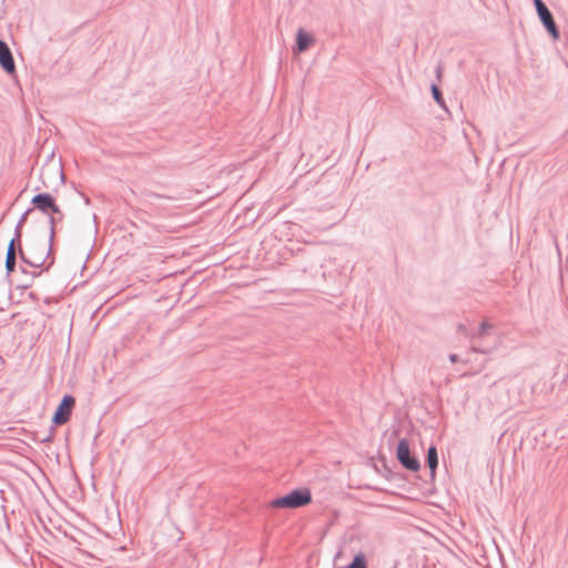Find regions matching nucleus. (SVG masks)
<instances>
[{"mask_svg":"<svg viewBox=\"0 0 568 568\" xmlns=\"http://www.w3.org/2000/svg\"><path fill=\"white\" fill-rule=\"evenodd\" d=\"M51 250H52V244L44 243V242L33 243L29 247L28 253H26L22 250V247L18 248L19 256H20L21 261L24 264H27L31 267H34V268H39L42 265H44L47 258L49 257V255L51 253Z\"/></svg>","mask_w":568,"mask_h":568,"instance_id":"f257e3e1","label":"nucleus"},{"mask_svg":"<svg viewBox=\"0 0 568 568\" xmlns=\"http://www.w3.org/2000/svg\"><path fill=\"white\" fill-rule=\"evenodd\" d=\"M312 501V494L308 488L294 489L285 496L275 498L271 501L274 508H300Z\"/></svg>","mask_w":568,"mask_h":568,"instance_id":"f03ea898","label":"nucleus"},{"mask_svg":"<svg viewBox=\"0 0 568 568\" xmlns=\"http://www.w3.org/2000/svg\"><path fill=\"white\" fill-rule=\"evenodd\" d=\"M396 457L399 464L410 471H417L420 467L418 459L412 455L409 443L406 438H403L398 442Z\"/></svg>","mask_w":568,"mask_h":568,"instance_id":"7ed1b4c3","label":"nucleus"},{"mask_svg":"<svg viewBox=\"0 0 568 568\" xmlns=\"http://www.w3.org/2000/svg\"><path fill=\"white\" fill-rule=\"evenodd\" d=\"M31 204L43 214L54 213L59 215L60 220L63 217V213L50 193L36 194L31 200Z\"/></svg>","mask_w":568,"mask_h":568,"instance_id":"20e7f679","label":"nucleus"},{"mask_svg":"<svg viewBox=\"0 0 568 568\" xmlns=\"http://www.w3.org/2000/svg\"><path fill=\"white\" fill-rule=\"evenodd\" d=\"M534 4L538 17L546 30L550 33L554 39H558L559 32L554 20V17L542 0H534Z\"/></svg>","mask_w":568,"mask_h":568,"instance_id":"39448f33","label":"nucleus"},{"mask_svg":"<svg viewBox=\"0 0 568 568\" xmlns=\"http://www.w3.org/2000/svg\"><path fill=\"white\" fill-rule=\"evenodd\" d=\"M74 404L75 399L72 395H64L53 414L52 423L55 425L65 424L71 416Z\"/></svg>","mask_w":568,"mask_h":568,"instance_id":"423d86ee","label":"nucleus"},{"mask_svg":"<svg viewBox=\"0 0 568 568\" xmlns=\"http://www.w3.org/2000/svg\"><path fill=\"white\" fill-rule=\"evenodd\" d=\"M493 324L488 323L487 321H484L476 332H473L468 335L474 341L470 347L471 352L480 354L491 353L493 347H484L478 341L483 339L489 333V331L493 329Z\"/></svg>","mask_w":568,"mask_h":568,"instance_id":"0eeeda50","label":"nucleus"},{"mask_svg":"<svg viewBox=\"0 0 568 568\" xmlns=\"http://www.w3.org/2000/svg\"><path fill=\"white\" fill-rule=\"evenodd\" d=\"M0 67L9 74H12L16 71L11 50L3 40H0Z\"/></svg>","mask_w":568,"mask_h":568,"instance_id":"6e6552de","label":"nucleus"},{"mask_svg":"<svg viewBox=\"0 0 568 568\" xmlns=\"http://www.w3.org/2000/svg\"><path fill=\"white\" fill-rule=\"evenodd\" d=\"M18 244L9 242L6 255V272L10 275L14 272L17 265Z\"/></svg>","mask_w":568,"mask_h":568,"instance_id":"1a4fd4ad","label":"nucleus"},{"mask_svg":"<svg viewBox=\"0 0 568 568\" xmlns=\"http://www.w3.org/2000/svg\"><path fill=\"white\" fill-rule=\"evenodd\" d=\"M314 42L312 34L307 33L304 29L300 28L296 33V50L298 52H305L310 45Z\"/></svg>","mask_w":568,"mask_h":568,"instance_id":"9d476101","label":"nucleus"},{"mask_svg":"<svg viewBox=\"0 0 568 568\" xmlns=\"http://www.w3.org/2000/svg\"><path fill=\"white\" fill-rule=\"evenodd\" d=\"M426 462L429 467L432 478H435L436 468L438 466V455H437V448L435 445H432L428 447Z\"/></svg>","mask_w":568,"mask_h":568,"instance_id":"9b49d317","label":"nucleus"},{"mask_svg":"<svg viewBox=\"0 0 568 568\" xmlns=\"http://www.w3.org/2000/svg\"><path fill=\"white\" fill-rule=\"evenodd\" d=\"M345 568H367L365 555L363 552H358Z\"/></svg>","mask_w":568,"mask_h":568,"instance_id":"f8f14e48","label":"nucleus"},{"mask_svg":"<svg viewBox=\"0 0 568 568\" xmlns=\"http://www.w3.org/2000/svg\"><path fill=\"white\" fill-rule=\"evenodd\" d=\"M430 90H432V95H433L434 100L436 101V103L440 108L446 110L447 108H446V104H445V101L443 99L439 88L436 84H432Z\"/></svg>","mask_w":568,"mask_h":568,"instance_id":"ddd939ff","label":"nucleus"},{"mask_svg":"<svg viewBox=\"0 0 568 568\" xmlns=\"http://www.w3.org/2000/svg\"><path fill=\"white\" fill-rule=\"evenodd\" d=\"M53 214L54 213H49V216H48V222L50 225L49 243H51V244H52V241H53V237L55 234V223H57V217Z\"/></svg>","mask_w":568,"mask_h":568,"instance_id":"4468645a","label":"nucleus"},{"mask_svg":"<svg viewBox=\"0 0 568 568\" xmlns=\"http://www.w3.org/2000/svg\"><path fill=\"white\" fill-rule=\"evenodd\" d=\"M22 227L23 225H20L19 223L16 224L14 236L10 241L12 243L18 244V248L21 247Z\"/></svg>","mask_w":568,"mask_h":568,"instance_id":"2eb2a0df","label":"nucleus"},{"mask_svg":"<svg viewBox=\"0 0 568 568\" xmlns=\"http://www.w3.org/2000/svg\"><path fill=\"white\" fill-rule=\"evenodd\" d=\"M41 272H42V271H40V272H38V273H36V272L30 273L31 277H30V278H28V280H26V281L20 285V287H22V288H28V287H30V286H31V284H32V280H33L36 276L40 275V274H41Z\"/></svg>","mask_w":568,"mask_h":568,"instance_id":"dca6fc26","label":"nucleus"},{"mask_svg":"<svg viewBox=\"0 0 568 568\" xmlns=\"http://www.w3.org/2000/svg\"><path fill=\"white\" fill-rule=\"evenodd\" d=\"M33 211V209H28L21 216L20 219L18 220L17 223H19L20 225H24V223L27 222V219H28V215Z\"/></svg>","mask_w":568,"mask_h":568,"instance_id":"f3484780","label":"nucleus"},{"mask_svg":"<svg viewBox=\"0 0 568 568\" xmlns=\"http://www.w3.org/2000/svg\"><path fill=\"white\" fill-rule=\"evenodd\" d=\"M449 361H450L452 363H456V362H458V355H456V354H450V355H449Z\"/></svg>","mask_w":568,"mask_h":568,"instance_id":"a211bd4d","label":"nucleus"},{"mask_svg":"<svg viewBox=\"0 0 568 568\" xmlns=\"http://www.w3.org/2000/svg\"><path fill=\"white\" fill-rule=\"evenodd\" d=\"M440 74H442V67L438 65L437 69H436V75H437L438 79L440 78Z\"/></svg>","mask_w":568,"mask_h":568,"instance_id":"6ab92c4d","label":"nucleus"},{"mask_svg":"<svg viewBox=\"0 0 568 568\" xmlns=\"http://www.w3.org/2000/svg\"><path fill=\"white\" fill-rule=\"evenodd\" d=\"M21 272H22L23 274H26V275H29L28 271H27L24 267H22V266H21Z\"/></svg>","mask_w":568,"mask_h":568,"instance_id":"aec40b11","label":"nucleus"},{"mask_svg":"<svg viewBox=\"0 0 568 568\" xmlns=\"http://www.w3.org/2000/svg\"><path fill=\"white\" fill-rule=\"evenodd\" d=\"M60 178H61V181H63V180H64V174H63V172H62V171H60Z\"/></svg>","mask_w":568,"mask_h":568,"instance_id":"412c9836","label":"nucleus"},{"mask_svg":"<svg viewBox=\"0 0 568 568\" xmlns=\"http://www.w3.org/2000/svg\"><path fill=\"white\" fill-rule=\"evenodd\" d=\"M53 264V260L47 265L45 270H48Z\"/></svg>","mask_w":568,"mask_h":568,"instance_id":"4be33fe9","label":"nucleus"},{"mask_svg":"<svg viewBox=\"0 0 568 568\" xmlns=\"http://www.w3.org/2000/svg\"><path fill=\"white\" fill-rule=\"evenodd\" d=\"M84 201L87 204L90 202L89 197H84Z\"/></svg>","mask_w":568,"mask_h":568,"instance_id":"5701e85b","label":"nucleus"}]
</instances>
